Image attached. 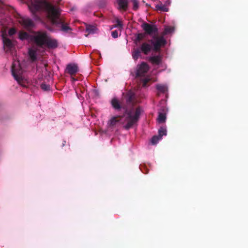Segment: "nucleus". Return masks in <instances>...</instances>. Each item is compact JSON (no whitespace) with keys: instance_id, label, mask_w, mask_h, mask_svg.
Listing matches in <instances>:
<instances>
[{"instance_id":"nucleus-14","label":"nucleus","mask_w":248,"mask_h":248,"mask_svg":"<svg viewBox=\"0 0 248 248\" xmlns=\"http://www.w3.org/2000/svg\"><path fill=\"white\" fill-rule=\"evenodd\" d=\"M135 93L131 91H129L124 96V99L128 105H133Z\"/></svg>"},{"instance_id":"nucleus-12","label":"nucleus","mask_w":248,"mask_h":248,"mask_svg":"<svg viewBox=\"0 0 248 248\" xmlns=\"http://www.w3.org/2000/svg\"><path fill=\"white\" fill-rule=\"evenodd\" d=\"M66 72L71 76H74L78 71V66L76 64H68L66 66Z\"/></svg>"},{"instance_id":"nucleus-28","label":"nucleus","mask_w":248,"mask_h":248,"mask_svg":"<svg viewBox=\"0 0 248 248\" xmlns=\"http://www.w3.org/2000/svg\"><path fill=\"white\" fill-rule=\"evenodd\" d=\"M16 32V30L15 28H11L8 31V35L12 36Z\"/></svg>"},{"instance_id":"nucleus-31","label":"nucleus","mask_w":248,"mask_h":248,"mask_svg":"<svg viewBox=\"0 0 248 248\" xmlns=\"http://www.w3.org/2000/svg\"><path fill=\"white\" fill-rule=\"evenodd\" d=\"M150 81V79L148 78H144L143 79V80H142V82H143V84H142V86L143 87H146L148 82Z\"/></svg>"},{"instance_id":"nucleus-29","label":"nucleus","mask_w":248,"mask_h":248,"mask_svg":"<svg viewBox=\"0 0 248 248\" xmlns=\"http://www.w3.org/2000/svg\"><path fill=\"white\" fill-rule=\"evenodd\" d=\"M87 31L89 32V33L93 32L94 30H95V27L94 26H88L87 27Z\"/></svg>"},{"instance_id":"nucleus-4","label":"nucleus","mask_w":248,"mask_h":248,"mask_svg":"<svg viewBox=\"0 0 248 248\" xmlns=\"http://www.w3.org/2000/svg\"><path fill=\"white\" fill-rule=\"evenodd\" d=\"M18 22L27 31L31 32L35 27L34 22L31 18L26 16H20L17 19Z\"/></svg>"},{"instance_id":"nucleus-17","label":"nucleus","mask_w":248,"mask_h":248,"mask_svg":"<svg viewBox=\"0 0 248 248\" xmlns=\"http://www.w3.org/2000/svg\"><path fill=\"white\" fill-rule=\"evenodd\" d=\"M141 51L139 48H134L132 51V55L134 60H137L141 55Z\"/></svg>"},{"instance_id":"nucleus-1","label":"nucleus","mask_w":248,"mask_h":248,"mask_svg":"<svg viewBox=\"0 0 248 248\" xmlns=\"http://www.w3.org/2000/svg\"><path fill=\"white\" fill-rule=\"evenodd\" d=\"M30 1L29 8L35 17L37 12L43 10L52 25L60 28L61 31L67 32L72 30L61 16V10L58 6L52 4L46 0H30Z\"/></svg>"},{"instance_id":"nucleus-21","label":"nucleus","mask_w":248,"mask_h":248,"mask_svg":"<svg viewBox=\"0 0 248 248\" xmlns=\"http://www.w3.org/2000/svg\"><path fill=\"white\" fill-rule=\"evenodd\" d=\"M166 119V114L162 112H159L158 117L157 118L158 122L159 123H163L165 122Z\"/></svg>"},{"instance_id":"nucleus-5","label":"nucleus","mask_w":248,"mask_h":248,"mask_svg":"<svg viewBox=\"0 0 248 248\" xmlns=\"http://www.w3.org/2000/svg\"><path fill=\"white\" fill-rule=\"evenodd\" d=\"M11 71L14 78L19 83H20L23 80L22 77V70L18 62H15L13 63Z\"/></svg>"},{"instance_id":"nucleus-7","label":"nucleus","mask_w":248,"mask_h":248,"mask_svg":"<svg viewBox=\"0 0 248 248\" xmlns=\"http://www.w3.org/2000/svg\"><path fill=\"white\" fill-rule=\"evenodd\" d=\"M155 39V37H154ZM156 40L154 41L153 40L149 41L154 46V50L155 51H159L161 46H164L166 44V40L163 37H156Z\"/></svg>"},{"instance_id":"nucleus-2","label":"nucleus","mask_w":248,"mask_h":248,"mask_svg":"<svg viewBox=\"0 0 248 248\" xmlns=\"http://www.w3.org/2000/svg\"><path fill=\"white\" fill-rule=\"evenodd\" d=\"M141 112L142 109L140 107L136 108L133 114L132 109H125L123 115L112 117L108 122V124L114 127L120 123L124 129L129 130L139 121Z\"/></svg>"},{"instance_id":"nucleus-9","label":"nucleus","mask_w":248,"mask_h":248,"mask_svg":"<svg viewBox=\"0 0 248 248\" xmlns=\"http://www.w3.org/2000/svg\"><path fill=\"white\" fill-rule=\"evenodd\" d=\"M149 70V66L145 62H142L137 67L136 77H144Z\"/></svg>"},{"instance_id":"nucleus-19","label":"nucleus","mask_w":248,"mask_h":248,"mask_svg":"<svg viewBox=\"0 0 248 248\" xmlns=\"http://www.w3.org/2000/svg\"><path fill=\"white\" fill-rule=\"evenodd\" d=\"M155 8L157 10L163 12H168L169 10V9L165 5H163L160 2L159 4L156 5Z\"/></svg>"},{"instance_id":"nucleus-6","label":"nucleus","mask_w":248,"mask_h":248,"mask_svg":"<svg viewBox=\"0 0 248 248\" xmlns=\"http://www.w3.org/2000/svg\"><path fill=\"white\" fill-rule=\"evenodd\" d=\"M1 37L4 50L6 53L11 52L14 48L13 41L7 37L6 33H3Z\"/></svg>"},{"instance_id":"nucleus-13","label":"nucleus","mask_w":248,"mask_h":248,"mask_svg":"<svg viewBox=\"0 0 248 248\" xmlns=\"http://www.w3.org/2000/svg\"><path fill=\"white\" fill-rule=\"evenodd\" d=\"M117 9L120 11H126L128 7V0H117Z\"/></svg>"},{"instance_id":"nucleus-30","label":"nucleus","mask_w":248,"mask_h":248,"mask_svg":"<svg viewBox=\"0 0 248 248\" xmlns=\"http://www.w3.org/2000/svg\"><path fill=\"white\" fill-rule=\"evenodd\" d=\"M172 30V29L171 28V27H166L165 28V30H164V34H168V33H170L171 32Z\"/></svg>"},{"instance_id":"nucleus-3","label":"nucleus","mask_w":248,"mask_h":248,"mask_svg":"<svg viewBox=\"0 0 248 248\" xmlns=\"http://www.w3.org/2000/svg\"><path fill=\"white\" fill-rule=\"evenodd\" d=\"M32 34L31 43L37 46L43 48L46 46L49 49L56 48L58 46V43L56 39L51 38L46 31L39 30L31 31Z\"/></svg>"},{"instance_id":"nucleus-18","label":"nucleus","mask_w":248,"mask_h":248,"mask_svg":"<svg viewBox=\"0 0 248 248\" xmlns=\"http://www.w3.org/2000/svg\"><path fill=\"white\" fill-rule=\"evenodd\" d=\"M29 55L32 61L34 62L36 60V50L33 48H30L29 49Z\"/></svg>"},{"instance_id":"nucleus-8","label":"nucleus","mask_w":248,"mask_h":248,"mask_svg":"<svg viewBox=\"0 0 248 248\" xmlns=\"http://www.w3.org/2000/svg\"><path fill=\"white\" fill-rule=\"evenodd\" d=\"M141 27L145 31V33L149 35L156 33L158 31V29L155 25H151L146 22L143 23L141 25Z\"/></svg>"},{"instance_id":"nucleus-24","label":"nucleus","mask_w":248,"mask_h":248,"mask_svg":"<svg viewBox=\"0 0 248 248\" xmlns=\"http://www.w3.org/2000/svg\"><path fill=\"white\" fill-rule=\"evenodd\" d=\"M40 87L41 89L44 91H48L51 89L50 85L45 83H42L40 85Z\"/></svg>"},{"instance_id":"nucleus-10","label":"nucleus","mask_w":248,"mask_h":248,"mask_svg":"<svg viewBox=\"0 0 248 248\" xmlns=\"http://www.w3.org/2000/svg\"><path fill=\"white\" fill-rule=\"evenodd\" d=\"M32 34L29 31V32L24 30H21L18 32V38L21 41L27 40L31 43V37Z\"/></svg>"},{"instance_id":"nucleus-32","label":"nucleus","mask_w":248,"mask_h":248,"mask_svg":"<svg viewBox=\"0 0 248 248\" xmlns=\"http://www.w3.org/2000/svg\"><path fill=\"white\" fill-rule=\"evenodd\" d=\"M111 35L114 38H116L118 36V32L117 31H114L111 32Z\"/></svg>"},{"instance_id":"nucleus-25","label":"nucleus","mask_w":248,"mask_h":248,"mask_svg":"<svg viewBox=\"0 0 248 248\" xmlns=\"http://www.w3.org/2000/svg\"><path fill=\"white\" fill-rule=\"evenodd\" d=\"M167 135L166 129L164 127H161L158 130V136L162 139V137L164 135Z\"/></svg>"},{"instance_id":"nucleus-16","label":"nucleus","mask_w":248,"mask_h":248,"mask_svg":"<svg viewBox=\"0 0 248 248\" xmlns=\"http://www.w3.org/2000/svg\"><path fill=\"white\" fill-rule=\"evenodd\" d=\"M149 60L153 64L159 65L161 62L162 58L159 55L154 56L150 57Z\"/></svg>"},{"instance_id":"nucleus-35","label":"nucleus","mask_w":248,"mask_h":248,"mask_svg":"<svg viewBox=\"0 0 248 248\" xmlns=\"http://www.w3.org/2000/svg\"><path fill=\"white\" fill-rule=\"evenodd\" d=\"M106 0H104L103 1V5H105L106 4Z\"/></svg>"},{"instance_id":"nucleus-23","label":"nucleus","mask_w":248,"mask_h":248,"mask_svg":"<svg viewBox=\"0 0 248 248\" xmlns=\"http://www.w3.org/2000/svg\"><path fill=\"white\" fill-rule=\"evenodd\" d=\"M156 89L161 93H165L167 90V87L165 85H156Z\"/></svg>"},{"instance_id":"nucleus-20","label":"nucleus","mask_w":248,"mask_h":248,"mask_svg":"<svg viewBox=\"0 0 248 248\" xmlns=\"http://www.w3.org/2000/svg\"><path fill=\"white\" fill-rule=\"evenodd\" d=\"M132 4V9L134 11H137L139 8V1L138 0H131Z\"/></svg>"},{"instance_id":"nucleus-36","label":"nucleus","mask_w":248,"mask_h":248,"mask_svg":"<svg viewBox=\"0 0 248 248\" xmlns=\"http://www.w3.org/2000/svg\"><path fill=\"white\" fill-rule=\"evenodd\" d=\"M44 65H45V67L46 68V66H47V64L45 63V64H44Z\"/></svg>"},{"instance_id":"nucleus-33","label":"nucleus","mask_w":248,"mask_h":248,"mask_svg":"<svg viewBox=\"0 0 248 248\" xmlns=\"http://www.w3.org/2000/svg\"><path fill=\"white\" fill-rule=\"evenodd\" d=\"M3 4L1 3H0V14H2V9L3 8Z\"/></svg>"},{"instance_id":"nucleus-22","label":"nucleus","mask_w":248,"mask_h":248,"mask_svg":"<svg viewBox=\"0 0 248 248\" xmlns=\"http://www.w3.org/2000/svg\"><path fill=\"white\" fill-rule=\"evenodd\" d=\"M145 36V35L144 33H138L136 36V39L135 40V43L136 44H138V42H140L141 40H142Z\"/></svg>"},{"instance_id":"nucleus-11","label":"nucleus","mask_w":248,"mask_h":248,"mask_svg":"<svg viewBox=\"0 0 248 248\" xmlns=\"http://www.w3.org/2000/svg\"><path fill=\"white\" fill-rule=\"evenodd\" d=\"M111 104L113 108L117 111H120L122 108H123L124 111L125 109H128L126 107L122 105L119 100L116 98H113L111 100Z\"/></svg>"},{"instance_id":"nucleus-26","label":"nucleus","mask_w":248,"mask_h":248,"mask_svg":"<svg viewBox=\"0 0 248 248\" xmlns=\"http://www.w3.org/2000/svg\"><path fill=\"white\" fill-rule=\"evenodd\" d=\"M161 138L159 136H154L151 139V142L153 144H155Z\"/></svg>"},{"instance_id":"nucleus-34","label":"nucleus","mask_w":248,"mask_h":248,"mask_svg":"<svg viewBox=\"0 0 248 248\" xmlns=\"http://www.w3.org/2000/svg\"><path fill=\"white\" fill-rule=\"evenodd\" d=\"M65 144H66V141L65 140H63V142H62V146L63 147L64 146H65Z\"/></svg>"},{"instance_id":"nucleus-15","label":"nucleus","mask_w":248,"mask_h":248,"mask_svg":"<svg viewBox=\"0 0 248 248\" xmlns=\"http://www.w3.org/2000/svg\"><path fill=\"white\" fill-rule=\"evenodd\" d=\"M140 50L145 55H148L152 49V46L151 44L147 43H143L140 47Z\"/></svg>"},{"instance_id":"nucleus-27","label":"nucleus","mask_w":248,"mask_h":248,"mask_svg":"<svg viewBox=\"0 0 248 248\" xmlns=\"http://www.w3.org/2000/svg\"><path fill=\"white\" fill-rule=\"evenodd\" d=\"M116 22L117 24L114 26V27L122 29L123 27L122 22L118 18L116 19Z\"/></svg>"}]
</instances>
